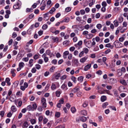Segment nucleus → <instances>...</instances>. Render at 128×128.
Here are the masks:
<instances>
[{"label":"nucleus","instance_id":"1","mask_svg":"<svg viewBox=\"0 0 128 128\" xmlns=\"http://www.w3.org/2000/svg\"><path fill=\"white\" fill-rule=\"evenodd\" d=\"M21 4H22L21 1L18 0L17 3L14 5L13 8L15 9H20V7L21 6Z\"/></svg>","mask_w":128,"mask_h":128},{"label":"nucleus","instance_id":"2","mask_svg":"<svg viewBox=\"0 0 128 128\" xmlns=\"http://www.w3.org/2000/svg\"><path fill=\"white\" fill-rule=\"evenodd\" d=\"M49 12L46 13L44 14V19L45 20L47 21L48 20L49 18Z\"/></svg>","mask_w":128,"mask_h":128},{"label":"nucleus","instance_id":"3","mask_svg":"<svg viewBox=\"0 0 128 128\" xmlns=\"http://www.w3.org/2000/svg\"><path fill=\"white\" fill-rule=\"evenodd\" d=\"M109 83L111 84H114L117 82L116 80L114 78H110L109 80Z\"/></svg>","mask_w":128,"mask_h":128},{"label":"nucleus","instance_id":"4","mask_svg":"<svg viewBox=\"0 0 128 128\" xmlns=\"http://www.w3.org/2000/svg\"><path fill=\"white\" fill-rule=\"evenodd\" d=\"M80 90L79 88L78 87H75L74 88H73L72 90V92H74V93H76Z\"/></svg>","mask_w":128,"mask_h":128},{"label":"nucleus","instance_id":"5","mask_svg":"<svg viewBox=\"0 0 128 128\" xmlns=\"http://www.w3.org/2000/svg\"><path fill=\"white\" fill-rule=\"evenodd\" d=\"M69 52L68 51H66L63 53V57L64 59L66 58H67V56Z\"/></svg>","mask_w":128,"mask_h":128},{"label":"nucleus","instance_id":"6","mask_svg":"<svg viewBox=\"0 0 128 128\" xmlns=\"http://www.w3.org/2000/svg\"><path fill=\"white\" fill-rule=\"evenodd\" d=\"M91 66V64H88L87 65H86L85 66L84 69V70L85 71L87 70L90 68V67Z\"/></svg>","mask_w":128,"mask_h":128},{"label":"nucleus","instance_id":"7","mask_svg":"<svg viewBox=\"0 0 128 128\" xmlns=\"http://www.w3.org/2000/svg\"><path fill=\"white\" fill-rule=\"evenodd\" d=\"M28 122L26 121H25L22 127L23 128H26L28 127Z\"/></svg>","mask_w":128,"mask_h":128},{"label":"nucleus","instance_id":"8","mask_svg":"<svg viewBox=\"0 0 128 128\" xmlns=\"http://www.w3.org/2000/svg\"><path fill=\"white\" fill-rule=\"evenodd\" d=\"M91 43V41H88L85 44L86 46L88 48L91 47L90 44Z\"/></svg>","mask_w":128,"mask_h":128},{"label":"nucleus","instance_id":"9","mask_svg":"<svg viewBox=\"0 0 128 128\" xmlns=\"http://www.w3.org/2000/svg\"><path fill=\"white\" fill-rule=\"evenodd\" d=\"M44 0H43L41 3V4H43V5H44L43 6H42L40 8V9L42 10H44L45 9V7L46 6V4H45L44 3H44H42L43 2V1H44Z\"/></svg>","mask_w":128,"mask_h":128},{"label":"nucleus","instance_id":"10","mask_svg":"<svg viewBox=\"0 0 128 128\" xmlns=\"http://www.w3.org/2000/svg\"><path fill=\"white\" fill-rule=\"evenodd\" d=\"M88 57L86 56H85L80 59V61L81 62L83 63L87 59Z\"/></svg>","mask_w":128,"mask_h":128},{"label":"nucleus","instance_id":"11","mask_svg":"<svg viewBox=\"0 0 128 128\" xmlns=\"http://www.w3.org/2000/svg\"><path fill=\"white\" fill-rule=\"evenodd\" d=\"M80 119L83 122H86L87 120V118L84 116H82L80 118Z\"/></svg>","mask_w":128,"mask_h":128},{"label":"nucleus","instance_id":"12","mask_svg":"<svg viewBox=\"0 0 128 128\" xmlns=\"http://www.w3.org/2000/svg\"><path fill=\"white\" fill-rule=\"evenodd\" d=\"M61 88L64 90H66L67 89V85L65 84H63L61 86Z\"/></svg>","mask_w":128,"mask_h":128},{"label":"nucleus","instance_id":"13","mask_svg":"<svg viewBox=\"0 0 128 128\" xmlns=\"http://www.w3.org/2000/svg\"><path fill=\"white\" fill-rule=\"evenodd\" d=\"M106 99V96H102L101 97V100L102 102H104Z\"/></svg>","mask_w":128,"mask_h":128},{"label":"nucleus","instance_id":"14","mask_svg":"<svg viewBox=\"0 0 128 128\" xmlns=\"http://www.w3.org/2000/svg\"><path fill=\"white\" fill-rule=\"evenodd\" d=\"M125 88L123 86H120L119 88V90L121 92H123L125 90Z\"/></svg>","mask_w":128,"mask_h":128},{"label":"nucleus","instance_id":"15","mask_svg":"<svg viewBox=\"0 0 128 128\" xmlns=\"http://www.w3.org/2000/svg\"><path fill=\"white\" fill-rule=\"evenodd\" d=\"M10 79L8 78H6V82L7 83V84L8 86L10 85L11 84L10 83Z\"/></svg>","mask_w":128,"mask_h":128},{"label":"nucleus","instance_id":"16","mask_svg":"<svg viewBox=\"0 0 128 128\" xmlns=\"http://www.w3.org/2000/svg\"><path fill=\"white\" fill-rule=\"evenodd\" d=\"M11 110L12 112H15L16 110V108L14 106H12L11 108Z\"/></svg>","mask_w":128,"mask_h":128},{"label":"nucleus","instance_id":"17","mask_svg":"<svg viewBox=\"0 0 128 128\" xmlns=\"http://www.w3.org/2000/svg\"><path fill=\"white\" fill-rule=\"evenodd\" d=\"M77 80L80 82H82L83 80V77L82 76H79Z\"/></svg>","mask_w":128,"mask_h":128},{"label":"nucleus","instance_id":"18","mask_svg":"<svg viewBox=\"0 0 128 128\" xmlns=\"http://www.w3.org/2000/svg\"><path fill=\"white\" fill-rule=\"evenodd\" d=\"M93 36V35L92 34H89L87 35V36L86 37V38L89 39L92 37Z\"/></svg>","mask_w":128,"mask_h":128},{"label":"nucleus","instance_id":"19","mask_svg":"<svg viewBox=\"0 0 128 128\" xmlns=\"http://www.w3.org/2000/svg\"><path fill=\"white\" fill-rule=\"evenodd\" d=\"M81 113L83 115L86 116L87 114V112L86 110H83L81 111Z\"/></svg>","mask_w":128,"mask_h":128},{"label":"nucleus","instance_id":"20","mask_svg":"<svg viewBox=\"0 0 128 128\" xmlns=\"http://www.w3.org/2000/svg\"><path fill=\"white\" fill-rule=\"evenodd\" d=\"M120 82L123 85L125 86H126L127 85V84L126 82V81L125 80H120Z\"/></svg>","mask_w":128,"mask_h":128},{"label":"nucleus","instance_id":"21","mask_svg":"<svg viewBox=\"0 0 128 128\" xmlns=\"http://www.w3.org/2000/svg\"><path fill=\"white\" fill-rule=\"evenodd\" d=\"M117 72H118V74L119 76H120L122 75V74L120 70V69H118L117 70Z\"/></svg>","mask_w":128,"mask_h":128},{"label":"nucleus","instance_id":"22","mask_svg":"<svg viewBox=\"0 0 128 128\" xmlns=\"http://www.w3.org/2000/svg\"><path fill=\"white\" fill-rule=\"evenodd\" d=\"M50 86V85L49 84H48L45 87V89L43 90L42 92H45L46 91H47L48 89L49 88Z\"/></svg>","mask_w":128,"mask_h":128},{"label":"nucleus","instance_id":"23","mask_svg":"<svg viewBox=\"0 0 128 128\" xmlns=\"http://www.w3.org/2000/svg\"><path fill=\"white\" fill-rule=\"evenodd\" d=\"M54 42H58V37H54L52 38Z\"/></svg>","mask_w":128,"mask_h":128},{"label":"nucleus","instance_id":"24","mask_svg":"<svg viewBox=\"0 0 128 128\" xmlns=\"http://www.w3.org/2000/svg\"><path fill=\"white\" fill-rule=\"evenodd\" d=\"M71 79L74 83H76L77 80L76 78L74 76H72L71 78Z\"/></svg>","mask_w":128,"mask_h":128},{"label":"nucleus","instance_id":"25","mask_svg":"<svg viewBox=\"0 0 128 128\" xmlns=\"http://www.w3.org/2000/svg\"><path fill=\"white\" fill-rule=\"evenodd\" d=\"M24 66V63L22 62H20L19 63V66L21 68H23Z\"/></svg>","mask_w":128,"mask_h":128},{"label":"nucleus","instance_id":"26","mask_svg":"<svg viewBox=\"0 0 128 128\" xmlns=\"http://www.w3.org/2000/svg\"><path fill=\"white\" fill-rule=\"evenodd\" d=\"M51 88L52 90H54L56 88V86L55 84L54 83H52L51 86Z\"/></svg>","mask_w":128,"mask_h":128},{"label":"nucleus","instance_id":"27","mask_svg":"<svg viewBox=\"0 0 128 128\" xmlns=\"http://www.w3.org/2000/svg\"><path fill=\"white\" fill-rule=\"evenodd\" d=\"M88 102L87 101H85L84 103L83 104V106L84 107H86L88 105Z\"/></svg>","mask_w":128,"mask_h":128},{"label":"nucleus","instance_id":"28","mask_svg":"<svg viewBox=\"0 0 128 128\" xmlns=\"http://www.w3.org/2000/svg\"><path fill=\"white\" fill-rule=\"evenodd\" d=\"M56 9L54 7L52 8L51 9L49 13L50 14H52L53 12H54Z\"/></svg>","mask_w":128,"mask_h":128},{"label":"nucleus","instance_id":"29","mask_svg":"<svg viewBox=\"0 0 128 128\" xmlns=\"http://www.w3.org/2000/svg\"><path fill=\"white\" fill-rule=\"evenodd\" d=\"M16 70L14 69H12L11 71V73L12 74V76H16V74L14 72V71Z\"/></svg>","mask_w":128,"mask_h":128},{"label":"nucleus","instance_id":"30","mask_svg":"<svg viewBox=\"0 0 128 128\" xmlns=\"http://www.w3.org/2000/svg\"><path fill=\"white\" fill-rule=\"evenodd\" d=\"M114 25L115 27H117L118 26V23L116 20H114Z\"/></svg>","mask_w":128,"mask_h":128},{"label":"nucleus","instance_id":"31","mask_svg":"<svg viewBox=\"0 0 128 128\" xmlns=\"http://www.w3.org/2000/svg\"><path fill=\"white\" fill-rule=\"evenodd\" d=\"M83 51H84V52L85 54H87L88 51V48H85L83 49Z\"/></svg>","mask_w":128,"mask_h":128},{"label":"nucleus","instance_id":"32","mask_svg":"<svg viewBox=\"0 0 128 128\" xmlns=\"http://www.w3.org/2000/svg\"><path fill=\"white\" fill-rule=\"evenodd\" d=\"M33 61V60L32 59H30L29 61V64H30V66L31 67L33 65L32 63Z\"/></svg>","mask_w":128,"mask_h":128},{"label":"nucleus","instance_id":"33","mask_svg":"<svg viewBox=\"0 0 128 128\" xmlns=\"http://www.w3.org/2000/svg\"><path fill=\"white\" fill-rule=\"evenodd\" d=\"M60 92L59 91H57L56 92V96L58 97L60 96Z\"/></svg>","mask_w":128,"mask_h":128},{"label":"nucleus","instance_id":"34","mask_svg":"<svg viewBox=\"0 0 128 128\" xmlns=\"http://www.w3.org/2000/svg\"><path fill=\"white\" fill-rule=\"evenodd\" d=\"M108 103L107 102L104 103L102 105V108H106V106L108 105Z\"/></svg>","mask_w":128,"mask_h":128},{"label":"nucleus","instance_id":"35","mask_svg":"<svg viewBox=\"0 0 128 128\" xmlns=\"http://www.w3.org/2000/svg\"><path fill=\"white\" fill-rule=\"evenodd\" d=\"M60 73H56L55 76L57 80L58 79V78L60 77Z\"/></svg>","mask_w":128,"mask_h":128},{"label":"nucleus","instance_id":"36","mask_svg":"<svg viewBox=\"0 0 128 128\" xmlns=\"http://www.w3.org/2000/svg\"><path fill=\"white\" fill-rule=\"evenodd\" d=\"M95 2V0H92V2L89 4V5L90 6H91L94 4Z\"/></svg>","mask_w":128,"mask_h":128},{"label":"nucleus","instance_id":"37","mask_svg":"<svg viewBox=\"0 0 128 128\" xmlns=\"http://www.w3.org/2000/svg\"><path fill=\"white\" fill-rule=\"evenodd\" d=\"M70 42V41L69 40H66L63 42V44L64 45H68L69 44Z\"/></svg>","mask_w":128,"mask_h":128},{"label":"nucleus","instance_id":"38","mask_svg":"<svg viewBox=\"0 0 128 128\" xmlns=\"http://www.w3.org/2000/svg\"><path fill=\"white\" fill-rule=\"evenodd\" d=\"M46 53L49 56H50V57H51V56L50 55V54L51 53L50 51L49 50H48L46 51Z\"/></svg>","mask_w":128,"mask_h":128},{"label":"nucleus","instance_id":"39","mask_svg":"<svg viewBox=\"0 0 128 128\" xmlns=\"http://www.w3.org/2000/svg\"><path fill=\"white\" fill-rule=\"evenodd\" d=\"M48 26L47 24H44L42 27V29L44 30H46L48 28Z\"/></svg>","mask_w":128,"mask_h":128},{"label":"nucleus","instance_id":"40","mask_svg":"<svg viewBox=\"0 0 128 128\" xmlns=\"http://www.w3.org/2000/svg\"><path fill=\"white\" fill-rule=\"evenodd\" d=\"M27 109L29 111L31 110L32 109V107L30 105L28 106L27 107Z\"/></svg>","mask_w":128,"mask_h":128},{"label":"nucleus","instance_id":"41","mask_svg":"<svg viewBox=\"0 0 128 128\" xmlns=\"http://www.w3.org/2000/svg\"><path fill=\"white\" fill-rule=\"evenodd\" d=\"M32 108L34 110H36L37 107V106L36 104H34L32 105Z\"/></svg>","mask_w":128,"mask_h":128},{"label":"nucleus","instance_id":"42","mask_svg":"<svg viewBox=\"0 0 128 128\" xmlns=\"http://www.w3.org/2000/svg\"><path fill=\"white\" fill-rule=\"evenodd\" d=\"M56 29L54 28V27H52L50 28V31L52 32V33H54V31L56 30Z\"/></svg>","mask_w":128,"mask_h":128},{"label":"nucleus","instance_id":"43","mask_svg":"<svg viewBox=\"0 0 128 128\" xmlns=\"http://www.w3.org/2000/svg\"><path fill=\"white\" fill-rule=\"evenodd\" d=\"M102 5L103 7H106L107 6V4L105 1L103 2L102 3Z\"/></svg>","mask_w":128,"mask_h":128},{"label":"nucleus","instance_id":"44","mask_svg":"<svg viewBox=\"0 0 128 128\" xmlns=\"http://www.w3.org/2000/svg\"><path fill=\"white\" fill-rule=\"evenodd\" d=\"M71 111L72 113H74L76 111V109L75 107H72L71 109Z\"/></svg>","mask_w":128,"mask_h":128},{"label":"nucleus","instance_id":"45","mask_svg":"<svg viewBox=\"0 0 128 128\" xmlns=\"http://www.w3.org/2000/svg\"><path fill=\"white\" fill-rule=\"evenodd\" d=\"M60 113L59 112H56V113L55 116L57 117V118H58L60 117Z\"/></svg>","mask_w":128,"mask_h":128},{"label":"nucleus","instance_id":"46","mask_svg":"<svg viewBox=\"0 0 128 128\" xmlns=\"http://www.w3.org/2000/svg\"><path fill=\"white\" fill-rule=\"evenodd\" d=\"M72 55L71 54L68 53V59L70 60H71L72 58Z\"/></svg>","mask_w":128,"mask_h":128},{"label":"nucleus","instance_id":"47","mask_svg":"<svg viewBox=\"0 0 128 128\" xmlns=\"http://www.w3.org/2000/svg\"><path fill=\"white\" fill-rule=\"evenodd\" d=\"M30 121L31 123L32 124H34L36 123V120L34 119L31 120Z\"/></svg>","mask_w":128,"mask_h":128},{"label":"nucleus","instance_id":"48","mask_svg":"<svg viewBox=\"0 0 128 128\" xmlns=\"http://www.w3.org/2000/svg\"><path fill=\"white\" fill-rule=\"evenodd\" d=\"M70 18H66L64 19V22H68L70 20Z\"/></svg>","mask_w":128,"mask_h":128},{"label":"nucleus","instance_id":"49","mask_svg":"<svg viewBox=\"0 0 128 128\" xmlns=\"http://www.w3.org/2000/svg\"><path fill=\"white\" fill-rule=\"evenodd\" d=\"M73 61L74 64L76 65L78 64V60L77 59H74Z\"/></svg>","mask_w":128,"mask_h":128},{"label":"nucleus","instance_id":"50","mask_svg":"<svg viewBox=\"0 0 128 128\" xmlns=\"http://www.w3.org/2000/svg\"><path fill=\"white\" fill-rule=\"evenodd\" d=\"M102 27V25L100 24H98L96 25V27L99 29H100Z\"/></svg>","mask_w":128,"mask_h":128},{"label":"nucleus","instance_id":"51","mask_svg":"<svg viewBox=\"0 0 128 128\" xmlns=\"http://www.w3.org/2000/svg\"><path fill=\"white\" fill-rule=\"evenodd\" d=\"M13 113V112H12V113L10 112L7 114V116L8 117H11L12 116V114Z\"/></svg>","mask_w":128,"mask_h":128},{"label":"nucleus","instance_id":"52","mask_svg":"<svg viewBox=\"0 0 128 128\" xmlns=\"http://www.w3.org/2000/svg\"><path fill=\"white\" fill-rule=\"evenodd\" d=\"M92 40L93 41V42L92 44V46H94L95 45V44H96V42L94 41V40H95L94 38H93L92 39Z\"/></svg>","mask_w":128,"mask_h":128},{"label":"nucleus","instance_id":"53","mask_svg":"<svg viewBox=\"0 0 128 128\" xmlns=\"http://www.w3.org/2000/svg\"><path fill=\"white\" fill-rule=\"evenodd\" d=\"M71 10L70 8V7H68L66 8L65 11L66 12H68L70 11Z\"/></svg>","mask_w":128,"mask_h":128},{"label":"nucleus","instance_id":"54","mask_svg":"<svg viewBox=\"0 0 128 128\" xmlns=\"http://www.w3.org/2000/svg\"><path fill=\"white\" fill-rule=\"evenodd\" d=\"M57 60L56 59H54L52 60V64H56L57 62Z\"/></svg>","mask_w":128,"mask_h":128},{"label":"nucleus","instance_id":"55","mask_svg":"<svg viewBox=\"0 0 128 128\" xmlns=\"http://www.w3.org/2000/svg\"><path fill=\"white\" fill-rule=\"evenodd\" d=\"M48 120L47 118H44V120H43L44 124H46Z\"/></svg>","mask_w":128,"mask_h":128},{"label":"nucleus","instance_id":"56","mask_svg":"<svg viewBox=\"0 0 128 128\" xmlns=\"http://www.w3.org/2000/svg\"><path fill=\"white\" fill-rule=\"evenodd\" d=\"M96 73L99 75H100L102 74V72L100 70H98L96 72Z\"/></svg>","mask_w":128,"mask_h":128},{"label":"nucleus","instance_id":"57","mask_svg":"<svg viewBox=\"0 0 128 128\" xmlns=\"http://www.w3.org/2000/svg\"><path fill=\"white\" fill-rule=\"evenodd\" d=\"M4 114V111H2L0 112V115L2 117H3Z\"/></svg>","mask_w":128,"mask_h":128},{"label":"nucleus","instance_id":"58","mask_svg":"<svg viewBox=\"0 0 128 128\" xmlns=\"http://www.w3.org/2000/svg\"><path fill=\"white\" fill-rule=\"evenodd\" d=\"M41 101L42 103L46 102V100L45 98H43L41 99Z\"/></svg>","mask_w":128,"mask_h":128},{"label":"nucleus","instance_id":"59","mask_svg":"<svg viewBox=\"0 0 128 128\" xmlns=\"http://www.w3.org/2000/svg\"><path fill=\"white\" fill-rule=\"evenodd\" d=\"M75 49V48L74 46H72L70 48V50L71 52H73Z\"/></svg>","mask_w":128,"mask_h":128},{"label":"nucleus","instance_id":"60","mask_svg":"<svg viewBox=\"0 0 128 128\" xmlns=\"http://www.w3.org/2000/svg\"><path fill=\"white\" fill-rule=\"evenodd\" d=\"M35 66L36 68L38 70L40 69L41 67L40 65L38 64H36Z\"/></svg>","mask_w":128,"mask_h":128},{"label":"nucleus","instance_id":"61","mask_svg":"<svg viewBox=\"0 0 128 128\" xmlns=\"http://www.w3.org/2000/svg\"><path fill=\"white\" fill-rule=\"evenodd\" d=\"M122 72H126V70L125 68L124 67H122L120 70Z\"/></svg>","mask_w":128,"mask_h":128},{"label":"nucleus","instance_id":"62","mask_svg":"<svg viewBox=\"0 0 128 128\" xmlns=\"http://www.w3.org/2000/svg\"><path fill=\"white\" fill-rule=\"evenodd\" d=\"M42 107L44 108H45L46 107V102L42 103Z\"/></svg>","mask_w":128,"mask_h":128},{"label":"nucleus","instance_id":"63","mask_svg":"<svg viewBox=\"0 0 128 128\" xmlns=\"http://www.w3.org/2000/svg\"><path fill=\"white\" fill-rule=\"evenodd\" d=\"M44 61L45 62H47L48 60V57H45L44 58Z\"/></svg>","mask_w":128,"mask_h":128},{"label":"nucleus","instance_id":"64","mask_svg":"<svg viewBox=\"0 0 128 128\" xmlns=\"http://www.w3.org/2000/svg\"><path fill=\"white\" fill-rule=\"evenodd\" d=\"M119 22L121 23L123 20V18L122 17H120L118 18Z\"/></svg>","mask_w":128,"mask_h":128}]
</instances>
